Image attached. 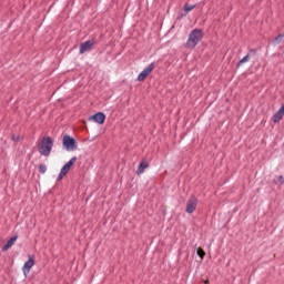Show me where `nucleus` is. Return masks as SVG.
I'll return each mask as SVG.
<instances>
[{"label": "nucleus", "instance_id": "obj_1", "mask_svg": "<svg viewBox=\"0 0 284 284\" xmlns=\"http://www.w3.org/2000/svg\"><path fill=\"white\" fill-rule=\"evenodd\" d=\"M203 30L201 29H193L191 33L189 34V38L184 44V48H187L189 50H194V48L197 47L200 41H203Z\"/></svg>", "mask_w": 284, "mask_h": 284}, {"label": "nucleus", "instance_id": "obj_2", "mask_svg": "<svg viewBox=\"0 0 284 284\" xmlns=\"http://www.w3.org/2000/svg\"><path fill=\"white\" fill-rule=\"evenodd\" d=\"M54 148V140L51 136H43L38 144V152L41 156H48Z\"/></svg>", "mask_w": 284, "mask_h": 284}, {"label": "nucleus", "instance_id": "obj_3", "mask_svg": "<svg viewBox=\"0 0 284 284\" xmlns=\"http://www.w3.org/2000/svg\"><path fill=\"white\" fill-rule=\"evenodd\" d=\"M62 145L68 152L77 150V139L65 134L62 140Z\"/></svg>", "mask_w": 284, "mask_h": 284}, {"label": "nucleus", "instance_id": "obj_4", "mask_svg": "<svg viewBox=\"0 0 284 284\" xmlns=\"http://www.w3.org/2000/svg\"><path fill=\"white\" fill-rule=\"evenodd\" d=\"M199 205V199L195 195H191L190 200L186 202V214H194L196 206Z\"/></svg>", "mask_w": 284, "mask_h": 284}, {"label": "nucleus", "instance_id": "obj_5", "mask_svg": "<svg viewBox=\"0 0 284 284\" xmlns=\"http://www.w3.org/2000/svg\"><path fill=\"white\" fill-rule=\"evenodd\" d=\"M154 71V62H152L151 64H149L139 75L136 81H145V79H148V77H150V73H152Z\"/></svg>", "mask_w": 284, "mask_h": 284}, {"label": "nucleus", "instance_id": "obj_6", "mask_svg": "<svg viewBox=\"0 0 284 284\" xmlns=\"http://www.w3.org/2000/svg\"><path fill=\"white\" fill-rule=\"evenodd\" d=\"M105 119H106L105 113L97 112L89 118V121H93L94 123H98L99 125H103V123H105Z\"/></svg>", "mask_w": 284, "mask_h": 284}, {"label": "nucleus", "instance_id": "obj_7", "mask_svg": "<svg viewBox=\"0 0 284 284\" xmlns=\"http://www.w3.org/2000/svg\"><path fill=\"white\" fill-rule=\"evenodd\" d=\"M94 48V40H88L80 44V54H85V52H89V50H92Z\"/></svg>", "mask_w": 284, "mask_h": 284}, {"label": "nucleus", "instance_id": "obj_8", "mask_svg": "<svg viewBox=\"0 0 284 284\" xmlns=\"http://www.w3.org/2000/svg\"><path fill=\"white\" fill-rule=\"evenodd\" d=\"M32 267H34V258L29 255V260L24 263L22 267L23 275L26 276V274H30V270H32Z\"/></svg>", "mask_w": 284, "mask_h": 284}, {"label": "nucleus", "instance_id": "obj_9", "mask_svg": "<svg viewBox=\"0 0 284 284\" xmlns=\"http://www.w3.org/2000/svg\"><path fill=\"white\" fill-rule=\"evenodd\" d=\"M283 115H284V105H282L277 112L274 113L272 116L273 123H281L283 121Z\"/></svg>", "mask_w": 284, "mask_h": 284}, {"label": "nucleus", "instance_id": "obj_10", "mask_svg": "<svg viewBox=\"0 0 284 284\" xmlns=\"http://www.w3.org/2000/svg\"><path fill=\"white\" fill-rule=\"evenodd\" d=\"M74 163H77V156L71 158L61 169L62 172H64L65 174H68V172H70V170L72 169V165H74Z\"/></svg>", "mask_w": 284, "mask_h": 284}, {"label": "nucleus", "instance_id": "obj_11", "mask_svg": "<svg viewBox=\"0 0 284 284\" xmlns=\"http://www.w3.org/2000/svg\"><path fill=\"white\" fill-rule=\"evenodd\" d=\"M19 239V235H13L10 240L7 241V243L2 246V252H8L14 243H17V240Z\"/></svg>", "mask_w": 284, "mask_h": 284}, {"label": "nucleus", "instance_id": "obj_12", "mask_svg": "<svg viewBox=\"0 0 284 284\" xmlns=\"http://www.w3.org/2000/svg\"><path fill=\"white\" fill-rule=\"evenodd\" d=\"M148 168V163L145 162H140L139 166H138V170H136V174H143V172H145Z\"/></svg>", "mask_w": 284, "mask_h": 284}, {"label": "nucleus", "instance_id": "obj_13", "mask_svg": "<svg viewBox=\"0 0 284 284\" xmlns=\"http://www.w3.org/2000/svg\"><path fill=\"white\" fill-rule=\"evenodd\" d=\"M194 8H196V4H187L185 3L184 4V11H185V14H187L189 12H192V10H194Z\"/></svg>", "mask_w": 284, "mask_h": 284}, {"label": "nucleus", "instance_id": "obj_14", "mask_svg": "<svg viewBox=\"0 0 284 284\" xmlns=\"http://www.w3.org/2000/svg\"><path fill=\"white\" fill-rule=\"evenodd\" d=\"M250 61V54L245 55L243 59H241L237 63V68H241L243 63H247Z\"/></svg>", "mask_w": 284, "mask_h": 284}, {"label": "nucleus", "instance_id": "obj_15", "mask_svg": "<svg viewBox=\"0 0 284 284\" xmlns=\"http://www.w3.org/2000/svg\"><path fill=\"white\" fill-rule=\"evenodd\" d=\"M274 185H284L283 175L277 176V180H273Z\"/></svg>", "mask_w": 284, "mask_h": 284}, {"label": "nucleus", "instance_id": "obj_16", "mask_svg": "<svg viewBox=\"0 0 284 284\" xmlns=\"http://www.w3.org/2000/svg\"><path fill=\"white\" fill-rule=\"evenodd\" d=\"M284 39V34L283 33H280L277 37H275V39L273 40V43H281V41H283Z\"/></svg>", "mask_w": 284, "mask_h": 284}, {"label": "nucleus", "instance_id": "obj_17", "mask_svg": "<svg viewBox=\"0 0 284 284\" xmlns=\"http://www.w3.org/2000/svg\"><path fill=\"white\" fill-rule=\"evenodd\" d=\"M196 254L200 256V258H205V251H203V248L197 247Z\"/></svg>", "mask_w": 284, "mask_h": 284}, {"label": "nucleus", "instance_id": "obj_18", "mask_svg": "<svg viewBox=\"0 0 284 284\" xmlns=\"http://www.w3.org/2000/svg\"><path fill=\"white\" fill-rule=\"evenodd\" d=\"M39 172L40 174H45V172H48V168L45 166V164L39 165Z\"/></svg>", "mask_w": 284, "mask_h": 284}, {"label": "nucleus", "instance_id": "obj_19", "mask_svg": "<svg viewBox=\"0 0 284 284\" xmlns=\"http://www.w3.org/2000/svg\"><path fill=\"white\" fill-rule=\"evenodd\" d=\"M11 141H13L14 143H19V141H21V136L17 135V134H13L11 136Z\"/></svg>", "mask_w": 284, "mask_h": 284}, {"label": "nucleus", "instance_id": "obj_20", "mask_svg": "<svg viewBox=\"0 0 284 284\" xmlns=\"http://www.w3.org/2000/svg\"><path fill=\"white\" fill-rule=\"evenodd\" d=\"M68 173H64L63 171H60L57 181H63V176H67Z\"/></svg>", "mask_w": 284, "mask_h": 284}, {"label": "nucleus", "instance_id": "obj_21", "mask_svg": "<svg viewBox=\"0 0 284 284\" xmlns=\"http://www.w3.org/2000/svg\"><path fill=\"white\" fill-rule=\"evenodd\" d=\"M184 17H187V13H185V11L178 16V20L181 21V19H184Z\"/></svg>", "mask_w": 284, "mask_h": 284}, {"label": "nucleus", "instance_id": "obj_22", "mask_svg": "<svg viewBox=\"0 0 284 284\" xmlns=\"http://www.w3.org/2000/svg\"><path fill=\"white\" fill-rule=\"evenodd\" d=\"M250 52H256V50L255 49H251Z\"/></svg>", "mask_w": 284, "mask_h": 284}]
</instances>
